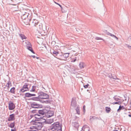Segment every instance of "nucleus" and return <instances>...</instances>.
I'll list each match as a JSON object with an SVG mask.
<instances>
[{"label": "nucleus", "instance_id": "obj_1", "mask_svg": "<svg viewBox=\"0 0 131 131\" xmlns=\"http://www.w3.org/2000/svg\"><path fill=\"white\" fill-rule=\"evenodd\" d=\"M35 119L32 120L30 123L35 125V128H36L37 130H40L42 127V123L46 122V119L43 118V117L38 114H35Z\"/></svg>", "mask_w": 131, "mask_h": 131}, {"label": "nucleus", "instance_id": "obj_2", "mask_svg": "<svg viewBox=\"0 0 131 131\" xmlns=\"http://www.w3.org/2000/svg\"><path fill=\"white\" fill-rule=\"evenodd\" d=\"M31 107L32 108H42V105L36 102H32L31 103Z\"/></svg>", "mask_w": 131, "mask_h": 131}, {"label": "nucleus", "instance_id": "obj_3", "mask_svg": "<svg viewBox=\"0 0 131 131\" xmlns=\"http://www.w3.org/2000/svg\"><path fill=\"white\" fill-rule=\"evenodd\" d=\"M62 126V124H60L59 122H57L54 123L51 125V130L54 129V130H56L57 129H58V127H59L60 126Z\"/></svg>", "mask_w": 131, "mask_h": 131}, {"label": "nucleus", "instance_id": "obj_4", "mask_svg": "<svg viewBox=\"0 0 131 131\" xmlns=\"http://www.w3.org/2000/svg\"><path fill=\"white\" fill-rule=\"evenodd\" d=\"M33 25L36 27L37 29H41L42 28V25L41 24L37 21L35 19L32 22Z\"/></svg>", "mask_w": 131, "mask_h": 131}, {"label": "nucleus", "instance_id": "obj_5", "mask_svg": "<svg viewBox=\"0 0 131 131\" xmlns=\"http://www.w3.org/2000/svg\"><path fill=\"white\" fill-rule=\"evenodd\" d=\"M46 112H47V110L46 109H43L41 110H39L38 111V112L40 115L42 117H44V115H45Z\"/></svg>", "mask_w": 131, "mask_h": 131}, {"label": "nucleus", "instance_id": "obj_6", "mask_svg": "<svg viewBox=\"0 0 131 131\" xmlns=\"http://www.w3.org/2000/svg\"><path fill=\"white\" fill-rule=\"evenodd\" d=\"M47 112H46L45 115L47 117H50L54 115V113L53 111H49L47 110Z\"/></svg>", "mask_w": 131, "mask_h": 131}, {"label": "nucleus", "instance_id": "obj_7", "mask_svg": "<svg viewBox=\"0 0 131 131\" xmlns=\"http://www.w3.org/2000/svg\"><path fill=\"white\" fill-rule=\"evenodd\" d=\"M8 107L9 110H12L15 108V106L12 102L10 101L8 104Z\"/></svg>", "mask_w": 131, "mask_h": 131}, {"label": "nucleus", "instance_id": "obj_8", "mask_svg": "<svg viewBox=\"0 0 131 131\" xmlns=\"http://www.w3.org/2000/svg\"><path fill=\"white\" fill-rule=\"evenodd\" d=\"M38 97L39 99H42V97L45 96V95H47L46 93H45L44 92L42 91H40L38 92Z\"/></svg>", "mask_w": 131, "mask_h": 131}, {"label": "nucleus", "instance_id": "obj_9", "mask_svg": "<svg viewBox=\"0 0 131 131\" xmlns=\"http://www.w3.org/2000/svg\"><path fill=\"white\" fill-rule=\"evenodd\" d=\"M70 53H62V60H66L67 58L68 57Z\"/></svg>", "mask_w": 131, "mask_h": 131}, {"label": "nucleus", "instance_id": "obj_10", "mask_svg": "<svg viewBox=\"0 0 131 131\" xmlns=\"http://www.w3.org/2000/svg\"><path fill=\"white\" fill-rule=\"evenodd\" d=\"M15 114H10L9 116V117L8 119V121H12L15 120Z\"/></svg>", "mask_w": 131, "mask_h": 131}, {"label": "nucleus", "instance_id": "obj_11", "mask_svg": "<svg viewBox=\"0 0 131 131\" xmlns=\"http://www.w3.org/2000/svg\"><path fill=\"white\" fill-rule=\"evenodd\" d=\"M59 51L57 50H54L52 52H51V53L53 55V56L56 58L58 54H59Z\"/></svg>", "mask_w": 131, "mask_h": 131}, {"label": "nucleus", "instance_id": "obj_12", "mask_svg": "<svg viewBox=\"0 0 131 131\" xmlns=\"http://www.w3.org/2000/svg\"><path fill=\"white\" fill-rule=\"evenodd\" d=\"M73 126L76 128L78 130V128L79 126V124L76 122H73L72 123Z\"/></svg>", "mask_w": 131, "mask_h": 131}, {"label": "nucleus", "instance_id": "obj_13", "mask_svg": "<svg viewBox=\"0 0 131 131\" xmlns=\"http://www.w3.org/2000/svg\"><path fill=\"white\" fill-rule=\"evenodd\" d=\"M79 66L80 68L81 69H82L84 68V67L85 66V64L84 62H81L80 63Z\"/></svg>", "mask_w": 131, "mask_h": 131}, {"label": "nucleus", "instance_id": "obj_14", "mask_svg": "<svg viewBox=\"0 0 131 131\" xmlns=\"http://www.w3.org/2000/svg\"><path fill=\"white\" fill-rule=\"evenodd\" d=\"M72 100L71 102V106L73 107H75L77 105V103L76 101L75 100H73L72 99Z\"/></svg>", "mask_w": 131, "mask_h": 131}, {"label": "nucleus", "instance_id": "obj_15", "mask_svg": "<svg viewBox=\"0 0 131 131\" xmlns=\"http://www.w3.org/2000/svg\"><path fill=\"white\" fill-rule=\"evenodd\" d=\"M62 52H59V54H58L56 58L60 60H62Z\"/></svg>", "mask_w": 131, "mask_h": 131}, {"label": "nucleus", "instance_id": "obj_16", "mask_svg": "<svg viewBox=\"0 0 131 131\" xmlns=\"http://www.w3.org/2000/svg\"><path fill=\"white\" fill-rule=\"evenodd\" d=\"M29 14L27 13H25L21 17L22 18L24 19H25L26 18L28 17Z\"/></svg>", "mask_w": 131, "mask_h": 131}, {"label": "nucleus", "instance_id": "obj_17", "mask_svg": "<svg viewBox=\"0 0 131 131\" xmlns=\"http://www.w3.org/2000/svg\"><path fill=\"white\" fill-rule=\"evenodd\" d=\"M106 34L107 35H110L112 37L115 38H116L117 40H118V38L116 36H115L114 35L111 33H110L108 32H106Z\"/></svg>", "mask_w": 131, "mask_h": 131}, {"label": "nucleus", "instance_id": "obj_18", "mask_svg": "<svg viewBox=\"0 0 131 131\" xmlns=\"http://www.w3.org/2000/svg\"><path fill=\"white\" fill-rule=\"evenodd\" d=\"M30 100L35 101H39V98L38 96L37 97H32L30 98Z\"/></svg>", "mask_w": 131, "mask_h": 131}, {"label": "nucleus", "instance_id": "obj_19", "mask_svg": "<svg viewBox=\"0 0 131 131\" xmlns=\"http://www.w3.org/2000/svg\"><path fill=\"white\" fill-rule=\"evenodd\" d=\"M125 108V107H124L123 106H121L120 105L119 106V108L117 110V112H120V111L122 110H124Z\"/></svg>", "mask_w": 131, "mask_h": 131}, {"label": "nucleus", "instance_id": "obj_20", "mask_svg": "<svg viewBox=\"0 0 131 131\" xmlns=\"http://www.w3.org/2000/svg\"><path fill=\"white\" fill-rule=\"evenodd\" d=\"M15 126V122L11 123L9 125H8L9 127L11 128H13Z\"/></svg>", "mask_w": 131, "mask_h": 131}, {"label": "nucleus", "instance_id": "obj_21", "mask_svg": "<svg viewBox=\"0 0 131 131\" xmlns=\"http://www.w3.org/2000/svg\"><path fill=\"white\" fill-rule=\"evenodd\" d=\"M75 110H76L77 114L78 115L80 114V107L78 106L77 107L75 108Z\"/></svg>", "mask_w": 131, "mask_h": 131}, {"label": "nucleus", "instance_id": "obj_22", "mask_svg": "<svg viewBox=\"0 0 131 131\" xmlns=\"http://www.w3.org/2000/svg\"><path fill=\"white\" fill-rule=\"evenodd\" d=\"M19 36L21 37L22 40L25 39L27 38L26 37L25 35L23 34H19Z\"/></svg>", "mask_w": 131, "mask_h": 131}, {"label": "nucleus", "instance_id": "obj_23", "mask_svg": "<svg viewBox=\"0 0 131 131\" xmlns=\"http://www.w3.org/2000/svg\"><path fill=\"white\" fill-rule=\"evenodd\" d=\"M98 119V118L97 117H96L95 116H91L90 117V120L91 121H92V120H94L95 119Z\"/></svg>", "mask_w": 131, "mask_h": 131}, {"label": "nucleus", "instance_id": "obj_24", "mask_svg": "<svg viewBox=\"0 0 131 131\" xmlns=\"http://www.w3.org/2000/svg\"><path fill=\"white\" fill-rule=\"evenodd\" d=\"M111 110V109L110 107H105V111L107 113H109L110 112Z\"/></svg>", "mask_w": 131, "mask_h": 131}, {"label": "nucleus", "instance_id": "obj_25", "mask_svg": "<svg viewBox=\"0 0 131 131\" xmlns=\"http://www.w3.org/2000/svg\"><path fill=\"white\" fill-rule=\"evenodd\" d=\"M31 97L30 93H27L25 94V96L24 98L26 97Z\"/></svg>", "mask_w": 131, "mask_h": 131}, {"label": "nucleus", "instance_id": "obj_26", "mask_svg": "<svg viewBox=\"0 0 131 131\" xmlns=\"http://www.w3.org/2000/svg\"><path fill=\"white\" fill-rule=\"evenodd\" d=\"M28 90L26 89H23L21 88L20 89L19 91V92L20 93V95H22L21 94V93H23L25 92V91H27Z\"/></svg>", "mask_w": 131, "mask_h": 131}, {"label": "nucleus", "instance_id": "obj_27", "mask_svg": "<svg viewBox=\"0 0 131 131\" xmlns=\"http://www.w3.org/2000/svg\"><path fill=\"white\" fill-rule=\"evenodd\" d=\"M46 95H45V96H43L42 97L41 99H49V95H48V94H47V93H46Z\"/></svg>", "mask_w": 131, "mask_h": 131}, {"label": "nucleus", "instance_id": "obj_28", "mask_svg": "<svg viewBox=\"0 0 131 131\" xmlns=\"http://www.w3.org/2000/svg\"><path fill=\"white\" fill-rule=\"evenodd\" d=\"M15 88L14 87H13L10 90V92L14 94L15 93Z\"/></svg>", "mask_w": 131, "mask_h": 131}, {"label": "nucleus", "instance_id": "obj_29", "mask_svg": "<svg viewBox=\"0 0 131 131\" xmlns=\"http://www.w3.org/2000/svg\"><path fill=\"white\" fill-rule=\"evenodd\" d=\"M36 86H35L34 85L33 86L32 89L30 91V92H35L36 90Z\"/></svg>", "mask_w": 131, "mask_h": 131}, {"label": "nucleus", "instance_id": "obj_30", "mask_svg": "<svg viewBox=\"0 0 131 131\" xmlns=\"http://www.w3.org/2000/svg\"><path fill=\"white\" fill-rule=\"evenodd\" d=\"M77 60V57H75L74 58H71V62H75Z\"/></svg>", "mask_w": 131, "mask_h": 131}, {"label": "nucleus", "instance_id": "obj_31", "mask_svg": "<svg viewBox=\"0 0 131 131\" xmlns=\"http://www.w3.org/2000/svg\"><path fill=\"white\" fill-rule=\"evenodd\" d=\"M22 89H28V85L27 84H24L23 86ZM28 90V89L27 90Z\"/></svg>", "mask_w": 131, "mask_h": 131}, {"label": "nucleus", "instance_id": "obj_32", "mask_svg": "<svg viewBox=\"0 0 131 131\" xmlns=\"http://www.w3.org/2000/svg\"><path fill=\"white\" fill-rule=\"evenodd\" d=\"M113 99L114 100H115V101H119V100H121L119 98H118L116 97V96H115L113 97Z\"/></svg>", "mask_w": 131, "mask_h": 131}, {"label": "nucleus", "instance_id": "obj_33", "mask_svg": "<svg viewBox=\"0 0 131 131\" xmlns=\"http://www.w3.org/2000/svg\"><path fill=\"white\" fill-rule=\"evenodd\" d=\"M122 102H121L120 101H117L116 102H114L113 103V104H120Z\"/></svg>", "mask_w": 131, "mask_h": 131}, {"label": "nucleus", "instance_id": "obj_34", "mask_svg": "<svg viewBox=\"0 0 131 131\" xmlns=\"http://www.w3.org/2000/svg\"><path fill=\"white\" fill-rule=\"evenodd\" d=\"M112 79H114L116 80H119V79L117 78L116 76L115 75H114L112 76Z\"/></svg>", "mask_w": 131, "mask_h": 131}, {"label": "nucleus", "instance_id": "obj_35", "mask_svg": "<svg viewBox=\"0 0 131 131\" xmlns=\"http://www.w3.org/2000/svg\"><path fill=\"white\" fill-rule=\"evenodd\" d=\"M95 39L96 40H104L102 38H101V37H96L95 38Z\"/></svg>", "mask_w": 131, "mask_h": 131}, {"label": "nucleus", "instance_id": "obj_36", "mask_svg": "<svg viewBox=\"0 0 131 131\" xmlns=\"http://www.w3.org/2000/svg\"><path fill=\"white\" fill-rule=\"evenodd\" d=\"M30 128L31 129V130H35V129H36V128H35V126H31Z\"/></svg>", "mask_w": 131, "mask_h": 131}, {"label": "nucleus", "instance_id": "obj_37", "mask_svg": "<svg viewBox=\"0 0 131 131\" xmlns=\"http://www.w3.org/2000/svg\"><path fill=\"white\" fill-rule=\"evenodd\" d=\"M62 126H60L59 127H58V129H57V131H62Z\"/></svg>", "mask_w": 131, "mask_h": 131}, {"label": "nucleus", "instance_id": "obj_38", "mask_svg": "<svg viewBox=\"0 0 131 131\" xmlns=\"http://www.w3.org/2000/svg\"><path fill=\"white\" fill-rule=\"evenodd\" d=\"M85 105H84L83 106V108H82L83 111L84 113H85Z\"/></svg>", "mask_w": 131, "mask_h": 131}, {"label": "nucleus", "instance_id": "obj_39", "mask_svg": "<svg viewBox=\"0 0 131 131\" xmlns=\"http://www.w3.org/2000/svg\"><path fill=\"white\" fill-rule=\"evenodd\" d=\"M5 86L7 87V89H6L5 90V91H7V90H8L9 89V85H5Z\"/></svg>", "mask_w": 131, "mask_h": 131}, {"label": "nucleus", "instance_id": "obj_40", "mask_svg": "<svg viewBox=\"0 0 131 131\" xmlns=\"http://www.w3.org/2000/svg\"><path fill=\"white\" fill-rule=\"evenodd\" d=\"M37 112H38V111L36 110H34L31 111V113H37Z\"/></svg>", "mask_w": 131, "mask_h": 131}, {"label": "nucleus", "instance_id": "obj_41", "mask_svg": "<svg viewBox=\"0 0 131 131\" xmlns=\"http://www.w3.org/2000/svg\"><path fill=\"white\" fill-rule=\"evenodd\" d=\"M113 75L111 73H109L108 75V77L110 78L111 79H112V77Z\"/></svg>", "mask_w": 131, "mask_h": 131}, {"label": "nucleus", "instance_id": "obj_42", "mask_svg": "<svg viewBox=\"0 0 131 131\" xmlns=\"http://www.w3.org/2000/svg\"><path fill=\"white\" fill-rule=\"evenodd\" d=\"M89 86V85L88 84H86L85 85H83V86L85 88H87Z\"/></svg>", "mask_w": 131, "mask_h": 131}, {"label": "nucleus", "instance_id": "obj_43", "mask_svg": "<svg viewBox=\"0 0 131 131\" xmlns=\"http://www.w3.org/2000/svg\"><path fill=\"white\" fill-rule=\"evenodd\" d=\"M53 122V119H50L49 121H48L47 122L48 123L51 124V123Z\"/></svg>", "mask_w": 131, "mask_h": 131}, {"label": "nucleus", "instance_id": "obj_44", "mask_svg": "<svg viewBox=\"0 0 131 131\" xmlns=\"http://www.w3.org/2000/svg\"><path fill=\"white\" fill-rule=\"evenodd\" d=\"M27 48L29 50L32 48V47L31 46V45H30V46H27Z\"/></svg>", "mask_w": 131, "mask_h": 131}, {"label": "nucleus", "instance_id": "obj_45", "mask_svg": "<svg viewBox=\"0 0 131 131\" xmlns=\"http://www.w3.org/2000/svg\"><path fill=\"white\" fill-rule=\"evenodd\" d=\"M50 103L49 100L44 101V103Z\"/></svg>", "mask_w": 131, "mask_h": 131}, {"label": "nucleus", "instance_id": "obj_46", "mask_svg": "<svg viewBox=\"0 0 131 131\" xmlns=\"http://www.w3.org/2000/svg\"><path fill=\"white\" fill-rule=\"evenodd\" d=\"M41 99H39V101L41 103H44V100H43Z\"/></svg>", "mask_w": 131, "mask_h": 131}, {"label": "nucleus", "instance_id": "obj_47", "mask_svg": "<svg viewBox=\"0 0 131 131\" xmlns=\"http://www.w3.org/2000/svg\"><path fill=\"white\" fill-rule=\"evenodd\" d=\"M54 2V3H56L57 4L59 5L60 6V7H61V9L62 8V6L60 4H58V3H56V2Z\"/></svg>", "mask_w": 131, "mask_h": 131}, {"label": "nucleus", "instance_id": "obj_48", "mask_svg": "<svg viewBox=\"0 0 131 131\" xmlns=\"http://www.w3.org/2000/svg\"><path fill=\"white\" fill-rule=\"evenodd\" d=\"M10 84H11V83L9 81L6 84V85H9Z\"/></svg>", "mask_w": 131, "mask_h": 131}, {"label": "nucleus", "instance_id": "obj_49", "mask_svg": "<svg viewBox=\"0 0 131 131\" xmlns=\"http://www.w3.org/2000/svg\"><path fill=\"white\" fill-rule=\"evenodd\" d=\"M72 46H71L68 47V50H69L72 49Z\"/></svg>", "mask_w": 131, "mask_h": 131}, {"label": "nucleus", "instance_id": "obj_50", "mask_svg": "<svg viewBox=\"0 0 131 131\" xmlns=\"http://www.w3.org/2000/svg\"><path fill=\"white\" fill-rule=\"evenodd\" d=\"M61 10L62 13H65L66 12V11L64 10L63 8L62 7V8L61 9Z\"/></svg>", "mask_w": 131, "mask_h": 131}, {"label": "nucleus", "instance_id": "obj_51", "mask_svg": "<svg viewBox=\"0 0 131 131\" xmlns=\"http://www.w3.org/2000/svg\"><path fill=\"white\" fill-rule=\"evenodd\" d=\"M18 112L17 110L15 112V114L16 115H18Z\"/></svg>", "mask_w": 131, "mask_h": 131}, {"label": "nucleus", "instance_id": "obj_52", "mask_svg": "<svg viewBox=\"0 0 131 131\" xmlns=\"http://www.w3.org/2000/svg\"><path fill=\"white\" fill-rule=\"evenodd\" d=\"M31 97L34 96H36V95L35 94H32L30 93Z\"/></svg>", "mask_w": 131, "mask_h": 131}, {"label": "nucleus", "instance_id": "obj_53", "mask_svg": "<svg viewBox=\"0 0 131 131\" xmlns=\"http://www.w3.org/2000/svg\"><path fill=\"white\" fill-rule=\"evenodd\" d=\"M11 131H16V129H15V128L14 129H11Z\"/></svg>", "mask_w": 131, "mask_h": 131}, {"label": "nucleus", "instance_id": "obj_54", "mask_svg": "<svg viewBox=\"0 0 131 131\" xmlns=\"http://www.w3.org/2000/svg\"><path fill=\"white\" fill-rule=\"evenodd\" d=\"M127 46L128 48L131 49V46H130L129 45H128Z\"/></svg>", "mask_w": 131, "mask_h": 131}, {"label": "nucleus", "instance_id": "obj_55", "mask_svg": "<svg viewBox=\"0 0 131 131\" xmlns=\"http://www.w3.org/2000/svg\"><path fill=\"white\" fill-rule=\"evenodd\" d=\"M34 116L35 117V115H30V117H31V118L33 117Z\"/></svg>", "mask_w": 131, "mask_h": 131}, {"label": "nucleus", "instance_id": "obj_56", "mask_svg": "<svg viewBox=\"0 0 131 131\" xmlns=\"http://www.w3.org/2000/svg\"><path fill=\"white\" fill-rule=\"evenodd\" d=\"M31 52H32V53H33L34 54H35V52L34 51V50H32L31 51Z\"/></svg>", "mask_w": 131, "mask_h": 131}, {"label": "nucleus", "instance_id": "obj_57", "mask_svg": "<svg viewBox=\"0 0 131 131\" xmlns=\"http://www.w3.org/2000/svg\"><path fill=\"white\" fill-rule=\"evenodd\" d=\"M30 57H32L34 58H35L36 56H34V55H32V56H30Z\"/></svg>", "mask_w": 131, "mask_h": 131}, {"label": "nucleus", "instance_id": "obj_58", "mask_svg": "<svg viewBox=\"0 0 131 131\" xmlns=\"http://www.w3.org/2000/svg\"><path fill=\"white\" fill-rule=\"evenodd\" d=\"M86 126V125H84V126L82 128V129H83V128H85V126Z\"/></svg>", "mask_w": 131, "mask_h": 131}, {"label": "nucleus", "instance_id": "obj_59", "mask_svg": "<svg viewBox=\"0 0 131 131\" xmlns=\"http://www.w3.org/2000/svg\"><path fill=\"white\" fill-rule=\"evenodd\" d=\"M128 116L129 117H131V114H129L128 115Z\"/></svg>", "mask_w": 131, "mask_h": 131}, {"label": "nucleus", "instance_id": "obj_60", "mask_svg": "<svg viewBox=\"0 0 131 131\" xmlns=\"http://www.w3.org/2000/svg\"><path fill=\"white\" fill-rule=\"evenodd\" d=\"M35 58H36V59H39V57H36V56Z\"/></svg>", "mask_w": 131, "mask_h": 131}, {"label": "nucleus", "instance_id": "obj_61", "mask_svg": "<svg viewBox=\"0 0 131 131\" xmlns=\"http://www.w3.org/2000/svg\"><path fill=\"white\" fill-rule=\"evenodd\" d=\"M7 89V88H6V87H5L4 88V90L5 91V90L6 89Z\"/></svg>", "mask_w": 131, "mask_h": 131}, {"label": "nucleus", "instance_id": "obj_62", "mask_svg": "<svg viewBox=\"0 0 131 131\" xmlns=\"http://www.w3.org/2000/svg\"><path fill=\"white\" fill-rule=\"evenodd\" d=\"M12 1H16V0H11Z\"/></svg>", "mask_w": 131, "mask_h": 131}, {"label": "nucleus", "instance_id": "obj_63", "mask_svg": "<svg viewBox=\"0 0 131 131\" xmlns=\"http://www.w3.org/2000/svg\"><path fill=\"white\" fill-rule=\"evenodd\" d=\"M32 48H31L29 50L30 51H31L32 50Z\"/></svg>", "mask_w": 131, "mask_h": 131}, {"label": "nucleus", "instance_id": "obj_64", "mask_svg": "<svg viewBox=\"0 0 131 131\" xmlns=\"http://www.w3.org/2000/svg\"><path fill=\"white\" fill-rule=\"evenodd\" d=\"M113 131H118V130H117L115 129V130H113Z\"/></svg>", "mask_w": 131, "mask_h": 131}]
</instances>
